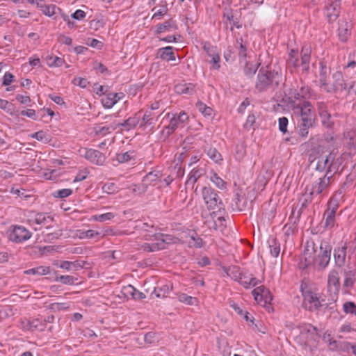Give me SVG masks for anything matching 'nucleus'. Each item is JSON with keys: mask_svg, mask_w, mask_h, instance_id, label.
<instances>
[{"mask_svg": "<svg viewBox=\"0 0 356 356\" xmlns=\"http://www.w3.org/2000/svg\"><path fill=\"white\" fill-rule=\"evenodd\" d=\"M163 237V234L162 233H156L154 234H147L145 236V239L147 241H156L157 243L162 242V238Z\"/></svg>", "mask_w": 356, "mask_h": 356, "instance_id": "052dcab7", "label": "nucleus"}, {"mask_svg": "<svg viewBox=\"0 0 356 356\" xmlns=\"http://www.w3.org/2000/svg\"><path fill=\"white\" fill-rule=\"evenodd\" d=\"M308 160L311 165L315 166L316 170L321 172L325 171V175L332 177L338 172L341 165V159H336L334 153L323 154V147L321 145L314 147L310 150Z\"/></svg>", "mask_w": 356, "mask_h": 356, "instance_id": "f257e3e1", "label": "nucleus"}, {"mask_svg": "<svg viewBox=\"0 0 356 356\" xmlns=\"http://www.w3.org/2000/svg\"><path fill=\"white\" fill-rule=\"evenodd\" d=\"M178 299L180 302L186 303L188 305H197L198 302L197 298L188 296L186 293H181L178 296Z\"/></svg>", "mask_w": 356, "mask_h": 356, "instance_id": "58836bf2", "label": "nucleus"}, {"mask_svg": "<svg viewBox=\"0 0 356 356\" xmlns=\"http://www.w3.org/2000/svg\"><path fill=\"white\" fill-rule=\"evenodd\" d=\"M160 58L167 61L175 60V56L172 51V47L168 46L166 47L161 48L159 49Z\"/></svg>", "mask_w": 356, "mask_h": 356, "instance_id": "c756f323", "label": "nucleus"}, {"mask_svg": "<svg viewBox=\"0 0 356 356\" xmlns=\"http://www.w3.org/2000/svg\"><path fill=\"white\" fill-rule=\"evenodd\" d=\"M46 62L49 67H60L64 63V60L60 57L55 56H47Z\"/></svg>", "mask_w": 356, "mask_h": 356, "instance_id": "c9c22d12", "label": "nucleus"}, {"mask_svg": "<svg viewBox=\"0 0 356 356\" xmlns=\"http://www.w3.org/2000/svg\"><path fill=\"white\" fill-rule=\"evenodd\" d=\"M141 120V112L135 113L133 116L129 117L122 123H118V127H122L123 130L129 131L134 129L139 124Z\"/></svg>", "mask_w": 356, "mask_h": 356, "instance_id": "dca6fc26", "label": "nucleus"}, {"mask_svg": "<svg viewBox=\"0 0 356 356\" xmlns=\"http://www.w3.org/2000/svg\"><path fill=\"white\" fill-rule=\"evenodd\" d=\"M195 84L192 83H179L175 86V90L177 94L193 95L195 90Z\"/></svg>", "mask_w": 356, "mask_h": 356, "instance_id": "4be33fe9", "label": "nucleus"}, {"mask_svg": "<svg viewBox=\"0 0 356 356\" xmlns=\"http://www.w3.org/2000/svg\"><path fill=\"white\" fill-rule=\"evenodd\" d=\"M248 44L242 38H237L234 44L235 49L238 51V56L240 60H245L247 57Z\"/></svg>", "mask_w": 356, "mask_h": 356, "instance_id": "aec40b11", "label": "nucleus"}, {"mask_svg": "<svg viewBox=\"0 0 356 356\" xmlns=\"http://www.w3.org/2000/svg\"><path fill=\"white\" fill-rule=\"evenodd\" d=\"M210 179L218 188L220 189L225 188V182L217 175V173H213Z\"/></svg>", "mask_w": 356, "mask_h": 356, "instance_id": "603ef678", "label": "nucleus"}, {"mask_svg": "<svg viewBox=\"0 0 356 356\" xmlns=\"http://www.w3.org/2000/svg\"><path fill=\"white\" fill-rule=\"evenodd\" d=\"M321 118V122L322 124L327 127V128H331L334 122L331 120V115L328 111L325 112L324 113L319 114Z\"/></svg>", "mask_w": 356, "mask_h": 356, "instance_id": "c03bdc74", "label": "nucleus"}, {"mask_svg": "<svg viewBox=\"0 0 356 356\" xmlns=\"http://www.w3.org/2000/svg\"><path fill=\"white\" fill-rule=\"evenodd\" d=\"M340 289L339 276L337 271L333 270L330 271L327 280V290L334 300L337 298Z\"/></svg>", "mask_w": 356, "mask_h": 356, "instance_id": "9d476101", "label": "nucleus"}, {"mask_svg": "<svg viewBox=\"0 0 356 356\" xmlns=\"http://www.w3.org/2000/svg\"><path fill=\"white\" fill-rule=\"evenodd\" d=\"M72 83L74 85L79 86L83 88H85L87 87V86L89 84V82L86 79L81 78V77H76L74 78L72 81Z\"/></svg>", "mask_w": 356, "mask_h": 356, "instance_id": "0e129e2a", "label": "nucleus"}, {"mask_svg": "<svg viewBox=\"0 0 356 356\" xmlns=\"http://www.w3.org/2000/svg\"><path fill=\"white\" fill-rule=\"evenodd\" d=\"M202 195L208 209L224 210V205L218 193L211 186H204L202 189Z\"/></svg>", "mask_w": 356, "mask_h": 356, "instance_id": "20e7f679", "label": "nucleus"}, {"mask_svg": "<svg viewBox=\"0 0 356 356\" xmlns=\"http://www.w3.org/2000/svg\"><path fill=\"white\" fill-rule=\"evenodd\" d=\"M72 193V190L70 188H64L58 190L54 193L55 197L65 198L70 196Z\"/></svg>", "mask_w": 356, "mask_h": 356, "instance_id": "5fc2aeb1", "label": "nucleus"}, {"mask_svg": "<svg viewBox=\"0 0 356 356\" xmlns=\"http://www.w3.org/2000/svg\"><path fill=\"white\" fill-rule=\"evenodd\" d=\"M55 280L57 282H60L65 284L73 285L78 280V279L71 275H60L59 277H56Z\"/></svg>", "mask_w": 356, "mask_h": 356, "instance_id": "79ce46f5", "label": "nucleus"}, {"mask_svg": "<svg viewBox=\"0 0 356 356\" xmlns=\"http://www.w3.org/2000/svg\"><path fill=\"white\" fill-rule=\"evenodd\" d=\"M50 272L49 267L47 266H38L35 268H33L31 269H28L24 271V273L26 275H47Z\"/></svg>", "mask_w": 356, "mask_h": 356, "instance_id": "2f4dec72", "label": "nucleus"}, {"mask_svg": "<svg viewBox=\"0 0 356 356\" xmlns=\"http://www.w3.org/2000/svg\"><path fill=\"white\" fill-rule=\"evenodd\" d=\"M356 179V175L353 173H350L346 177V180L343 182L341 185V190L346 191L348 188L352 187L354 184V181Z\"/></svg>", "mask_w": 356, "mask_h": 356, "instance_id": "37998d69", "label": "nucleus"}, {"mask_svg": "<svg viewBox=\"0 0 356 356\" xmlns=\"http://www.w3.org/2000/svg\"><path fill=\"white\" fill-rule=\"evenodd\" d=\"M346 250L347 246L346 245L334 249V259L337 266L341 267L344 265L346 257Z\"/></svg>", "mask_w": 356, "mask_h": 356, "instance_id": "6ab92c4d", "label": "nucleus"}, {"mask_svg": "<svg viewBox=\"0 0 356 356\" xmlns=\"http://www.w3.org/2000/svg\"><path fill=\"white\" fill-rule=\"evenodd\" d=\"M331 251L332 246L329 243L322 241L316 257H312L309 250H305L299 264L300 268L304 269L312 264H316L322 269L326 268L330 261Z\"/></svg>", "mask_w": 356, "mask_h": 356, "instance_id": "f03ea898", "label": "nucleus"}, {"mask_svg": "<svg viewBox=\"0 0 356 356\" xmlns=\"http://www.w3.org/2000/svg\"><path fill=\"white\" fill-rule=\"evenodd\" d=\"M223 270L227 276L230 277L235 281L238 282V280L241 279V275L243 273L240 271V268L237 266H232L228 268L223 267Z\"/></svg>", "mask_w": 356, "mask_h": 356, "instance_id": "bb28decb", "label": "nucleus"}, {"mask_svg": "<svg viewBox=\"0 0 356 356\" xmlns=\"http://www.w3.org/2000/svg\"><path fill=\"white\" fill-rule=\"evenodd\" d=\"M312 107L311 103L307 100H303L298 104L294 103V105L293 106V113L297 116V118L309 116V115H315Z\"/></svg>", "mask_w": 356, "mask_h": 356, "instance_id": "9b49d317", "label": "nucleus"}, {"mask_svg": "<svg viewBox=\"0 0 356 356\" xmlns=\"http://www.w3.org/2000/svg\"><path fill=\"white\" fill-rule=\"evenodd\" d=\"M351 33V24L346 21L339 24L338 29V36L341 42H346Z\"/></svg>", "mask_w": 356, "mask_h": 356, "instance_id": "a211bd4d", "label": "nucleus"}, {"mask_svg": "<svg viewBox=\"0 0 356 356\" xmlns=\"http://www.w3.org/2000/svg\"><path fill=\"white\" fill-rule=\"evenodd\" d=\"M177 240L173 236L170 234H163V237L162 238V242H159L158 244L161 245H164L165 247V244H171L175 243Z\"/></svg>", "mask_w": 356, "mask_h": 356, "instance_id": "680f3d73", "label": "nucleus"}, {"mask_svg": "<svg viewBox=\"0 0 356 356\" xmlns=\"http://www.w3.org/2000/svg\"><path fill=\"white\" fill-rule=\"evenodd\" d=\"M85 157L90 162L97 165H102L104 162V155L98 150L89 149L86 151Z\"/></svg>", "mask_w": 356, "mask_h": 356, "instance_id": "f3484780", "label": "nucleus"}, {"mask_svg": "<svg viewBox=\"0 0 356 356\" xmlns=\"http://www.w3.org/2000/svg\"><path fill=\"white\" fill-rule=\"evenodd\" d=\"M140 127L153 125L154 124V115L150 111H147L143 115H141Z\"/></svg>", "mask_w": 356, "mask_h": 356, "instance_id": "473e14b6", "label": "nucleus"}, {"mask_svg": "<svg viewBox=\"0 0 356 356\" xmlns=\"http://www.w3.org/2000/svg\"><path fill=\"white\" fill-rule=\"evenodd\" d=\"M134 152H127L124 153L118 154L116 155V160L119 163H125L130 161L133 158Z\"/></svg>", "mask_w": 356, "mask_h": 356, "instance_id": "3c124183", "label": "nucleus"}, {"mask_svg": "<svg viewBox=\"0 0 356 356\" xmlns=\"http://www.w3.org/2000/svg\"><path fill=\"white\" fill-rule=\"evenodd\" d=\"M298 52L293 49L289 53V58L287 60V65L289 67H296L298 65V58L297 57Z\"/></svg>", "mask_w": 356, "mask_h": 356, "instance_id": "a18cd8bd", "label": "nucleus"}, {"mask_svg": "<svg viewBox=\"0 0 356 356\" xmlns=\"http://www.w3.org/2000/svg\"><path fill=\"white\" fill-rule=\"evenodd\" d=\"M336 209V208H333L332 209H328L325 211L324 218L325 227L332 228L334 227L335 222Z\"/></svg>", "mask_w": 356, "mask_h": 356, "instance_id": "cd10ccee", "label": "nucleus"}, {"mask_svg": "<svg viewBox=\"0 0 356 356\" xmlns=\"http://www.w3.org/2000/svg\"><path fill=\"white\" fill-rule=\"evenodd\" d=\"M252 293L256 300H264L265 303H270L273 300L270 291L264 286L255 288Z\"/></svg>", "mask_w": 356, "mask_h": 356, "instance_id": "2eb2a0df", "label": "nucleus"}, {"mask_svg": "<svg viewBox=\"0 0 356 356\" xmlns=\"http://www.w3.org/2000/svg\"><path fill=\"white\" fill-rule=\"evenodd\" d=\"M346 314H355L356 316V305L351 301L346 302L343 305Z\"/></svg>", "mask_w": 356, "mask_h": 356, "instance_id": "8fccbe9b", "label": "nucleus"}, {"mask_svg": "<svg viewBox=\"0 0 356 356\" xmlns=\"http://www.w3.org/2000/svg\"><path fill=\"white\" fill-rule=\"evenodd\" d=\"M330 68L323 63H320L319 82L321 87L324 88L328 80H330Z\"/></svg>", "mask_w": 356, "mask_h": 356, "instance_id": "412c9836", "label": "nucleus"}, {"mask_svg": "<svg viewBox=\"0 0 356 356\" xmlns=\"http://www.w3.org/2000/svg\"><path fill=\"white\" fill-rule=\"evenodd\" d=\"M304 307L309 311H316L319 309L323 306H327V303H323L324 300H319L316 293H313L311 291H306L303 293Z\"/></svg>", "mask_w": 356, "mask_h": 356, "instance_id": "6e6552de", "label": "nucleus"}, {"mask_svg": "<svg viewBox=\"0 0 356 356\" xmlns=\"http://www.w3.org/2000/svg\"><path fill=\"white\" fill-rule=\"evenodd\" d=\"M196 108L198 109L200 112H201L204 116H211L213 113V109L207 106L203 102L198 101L196 103Z\"/></svg>", "mask_w": 356, "mask_h": 356, "instance_id": "ea45409f", "label": "nucleus"}, {"mask_svg": "<svg viewBox=\"0 0 356 356\" xmlns=\"http://www.w3.org/2000/svg\"><path fill=\"white\" fill-rule=\"evenodd\" d=\"M114 216L115 215L113 213L108 212L104 214L95 215L93 216V219L96 221L104 222L113 219Z\"/></svg>", "mask_w": 356, "mask_h": 356, "instance_id": "864d4df0", "label": "nucleus"}, {"mask_svg": "<svg viewBox=\"0 0 356 356\" xmlns=\"http://www.w3.org/2000/svg\"><path fill=\"white\" fill-rule=\"evenodd\" d=\"M341 2L339 0L331 1L325 7V15L330 22L337 20L340 14Z\"/></svg>", "mask_w": 356, "mask_h": 356, "instance_id": "f8f14e48", "label": "nucleus"}, {"mask_svg": "<svg viewBox=\"0 0 356 356\" xmlns=\"http://www.w3.org/2000/svg\"><path fill=\"white\" fill-rule=\"evenodd\" d=\"M332 177L331 175H324L322 177H319L312 184L310 189L307 186L306 191H309V193L313 196L322 193L329 186Z\"/></svg>", "mask_w": 356, "mask_h": 356, "instance_id": "1a4fd4ad", "label": "nucleus"}, {"mask_svg": "<svg viewBox=\"0 0 356 356\" xmlns=\"http://www.w3.org/2000/svg\"><path fill=\"white\" fill-rule=\"evenodd\" d=\"M142 248L144 251L147 252H155L159 250H163L165 248L164 245H161L160 244H158V243L149 244V243H145L142 245Z\"/></svg>", "mask_w": 356, "mask_h": 356, "instance_id": "49530a36", "label": "nucleus"}, {"mask_svg": "<svg viewBox=\"0 0 356 356\" xmlns=\"http://www.w3.org/2000/svg\"><path fill=\"white\" fill-rule=\"evenodd\" d=\"M347 89V84L343 79L342 73L339 71H337L332 74L331 79L328 80L323 88V90L329 93H333Z\"/></svg>", "mask_w": 356, "mask_h": 356, "instance_id": "39448f33", "label": "nucleus"}, {"mask_svg": "<svg viewBox=\"0 0 356 356\" xmlns=\"http://www.w3.org/2000/svg\"><path fill=\"white\" fill-rule=\"evenodd\" d=\"M279 129L282 134L287 132L288 119L286 117L280 118L278 120Z\"/></svg>", "mask_w": 356, "mask_h": 356, "instance_id": "6e6d98bb", "label": "nucleus"}, {"mask_svg": "<svg viewBox=\"0 0 356 356\" xmlns=\"http://www.w3.org/2000/svg\"><path fill=\"white\" fill-rule=\"evenodd\" d=\"M86 261H79L76 260L74 261H63L61 262L60 265V268L70 270L73 269L74 270H77L79 268H82L85 266Z\"/></svg>", "mask_w": 356, "mask_h": 356, "instance_id": "5701e85b", "label": "nucleus"}, {"mask_svg": "<svg viewBox=\"0 0 356 356\" xmlns=\"http://www.w3.org/2000/svg\"><path fill=\"white\" fill-rule=\"evenodd\" d=\"M316 332V328L310 324L305 325L300 327V332L302 334L306 333L314 334Z\"/></svg>", "mask_w": 356, "mask_h": 356, "instance_id": "774afa93", "label": "nucleus"}, {"mask_svg": "<svg viewBox=\"0 0 356 356\" xmlns=\"http://www.w3.org/2000/svg\"><path fill=\"white\" fill-rule=\"evenodd\" d=\"M310 58V49L307 47H303L301 51V65L302 67V70L305 72H307L309 69Z\"/></svg>", "mask_w": 356, "mask_h": 356, "instance_id": "393cba45", "label": "nucleus"}, {"mask_svg": "<svg viewBox=\"0 0 356 356\" xmlns=\"http://www.w3.org/2000/svg\"><path fill=\"white\" fill-rule=\"evenodd\" d=\"M269 243V248L270 251V254L275 257H277L280 252V244L277 241L276 238H272L268 241Z\"/></svg>", "mask_w": 356, "mask_h": 356, "instance_id": "e433bc0d", "label": "nucleus"}, {"mask_svg": "<svg viewBox=\"0 0 356 356\" xmlns=\"http://www.w3.org/2000/svg\"><path fill=\"white\" fill-rule=\"evenodd\" d=\"M282 81V76L281 73L262 67L257 74L255 89L259 92H273L278 88Z\"/></svg>", "mask_w": 356, "mask_h": 356, "instance_id": "7ed1b4c3", "label": "nucleus"}, {"mask_svg": "<svg viewBox=\"0 0 356 356\" xmlns=\"http://www.w3.org/2000/svg\"><path fill=\"white\" fill-rule=\"evenodd\" d=\"M46 327V323H42L39 319L36 318L32 321H29L27 325V329L31 331L38 330L42 331Z\"/></svg>", "mask_w": 356, "mask_h": 356, "instance_id": "f704fd0d", "label": "nucleus"}, {"mask_svg": "<svg viewBox=\"0 0 356 356\" xmlns=\"http://www.w3.org/2000/svg\"><path fill=\"white\" fill-rule=\"evenodd\" d=\"M53 221V218L50 216L47 215V213H38V216L37 217V225H46L50 222Z\"/></svg>", "mask_w": 356, "mask_h": 356, "instance_id": "de8ad7c7", "label": "nucleus"}, {"mask_svg": "<svg viewBox=\"0 0 356 356\" xmlns=\"http://www.w3.org/2000/svg\"><path fill=\"white\" fill-rule=\"evenodd\" d=\"M207 154L215 163H219L222 161L220 153L216 148L210 147Z\"/></svg>", "mask_w": 356, "mask_h": 356, "instance_id": "4c0bfd02", "label": "nucleus"}, {"mask_svg": "<svg viewBox=\"0 0 356 356\" xmlns=\"http://www.w3.org/2000/svg\"><path fill=\"white\" fill-rule=\"evenodd\" d=\"M257 68L252 63H246L244 67V73L248 76H251L255 74Z\"/></svg>", "mask_w": 356, "mask_h": 356, "instance_id": "4d7b16f0", "label": "nucleus"}, {"mask_svg": "<svg viewBox=\"0 0 356 356\" xmlns=\"http://www.w3.org/2000/svg\"><path fill=\"white\" fill-rule=\"evenodd\" d=\"M177 26L176 22L172 19H170L165 21L164 23L159 24L157 25L156 33H161L165 31H169L171 29H177Z\"/></svg>", "mask_w": 356, "mask_h": 356, "instance_id": "7c9ffc66", "label": "nucleus"}, {"mask_svg": "<svg viewBox=\"0 0 356 356\" xmlns=\"http://www.w3.org/2000/svg\"><path fill=\"white\" fill-rule=\"evenodd\" d=\"M188 120V115L184 111L179 113L177 115H174L170 119L169 124L166 127V129L168 130V134H171L179 125L183 124Z\"/></svg>", "mask_w": 356, "mask_h": 356, "instance_id": "4468645a", "label": "nucleus"}, {"mask_svg": "<svg viewBox=\"0 0 356 356\" xmlns=\"http://www.w3.org/2000/svg\"><path fill=\"white\" fill-rule=\"evenodd\" d=\"M56 8V6L55 5H46L42 11L44 15L51 17L55 14Z\"/></svg>", "mask_w": 356, "mask_h": 356, "instance_id": "69168bd1", "label": "nucleus"}, {"mask_svg": "<svg viewBox=\"0 0 356 356\" xmlns=\"http://www.w3.org/2000/svg\"><path fill=\"white\" fill-rule=\"evenodd\" d=\"M316 125V115L305 116L301 118H297V133L299 137L307 138L309 134V130Z\"/></svg>", "mask_w": 356, "mask_h": 356, "instance_id": "0eeeda50", "label": "nucleus"}, {"mask_svg": "<svg viewBox=\"0 0 356 356\" xmlns=\"http://www.w3.org/2000/svg\"><path fill=\"white\" fill-rule=\"evenodd\" d=\"M118 127V124L112 123L109 126L102 127L100 125H95L94 127V132L97 136H106L115 130Z\"/></svg>", "mask_w": 356, "mask_h": 356, "instance_id": "a878e982", "label": "nucleus"}, {"mask_svg": "<svg viewBox=\"0 0 356 356\" xmlns=\"http://www.w3.org/2000/svg\"><path fill=\"white\" fill-rule=\"evenodd\" d=\"M31 236V233L25 227L15 226L10 232L9 238L13 242L20 243L29 239Z\"/></svg>", "mask_w": 356, "mask_h": 356, "instance_id": "ddd939ff", "label": "nucleus"}, {"mask_svg": "<svg viewBox=\"0 0 356 356\" xmlns=\"http://www.w3.org/2000/svg\"><path fill=\"white\" fill-rule=\"evenodd\" d=\"M355 271L348 270L344 272L345 280L343 284V289H348L353 286L355 282Z\"/></svg>", "mask_w": 356, "mask_h": 356, "instance_id": "72a5a7b5", "label": "nucleus"}, {"mask_svg": "<svg viewBox=\"0 0 356 356\" xmlns=\"http://www.w3.org/2000/svg\"><path fill=\"white\" fill-rule=\"evenodd\" d=\"M100 234H101V233L99 232H97V231H95L92 229H89L87 231L82 232L80 234V238H92L95 237V236H99Z\"/></svg>", "mask_w": 356, "mask_h": 356, "instance_id": "bf43d9fd", "label": "nucleus"}, {"mask_svg": "<svg viewBox=\"0 0 356 356\" xmlns=\"http://www.w3.org/2000/svg\"><path fill=\"white\" fill-rule=\"evenodd\" d=\"M172 175L173 174V177L175 178H180L183 177L184 174V170L179 165L176 164L173 169L171 171Z\"/></svg>", "mask_w": 356, "mask_h": 356, "instance_id": "13d9d810", "label": "nucleus"}, {"mask_svg": "<svg viewBox=\"0 0 356 356\" xmlns=\"http://www.w3.org/2000/svg\"><path fill=\"white\" fill-rule=\"evenodd\" d=\"M38 216V213H36L33 211H30L28 212L26 216H27V221L31 225H33L36 223L37 221V217Z\"/></svg>", "mask_w": 356, "mask_h": 356, "instance_id": "338daca9", "label": "nucleus"}, {"mask_svg": "<svg viewBox=\"0 0 356 356\" xmlns=\"http://www.w3.org/2000/svg\"><path fill=\"white\" fill-rule=\"evenodd\" d=\"M241 284H242L245 288H250L255 286L258 284L259 280L252 276V275H246L242 273L241 279L238 281Z\"/></svg>", "mask_w": 356, "mask_h": 356, "instance_id": "b1692460", "label": "nucleus"}, {"mask_svg": "<svg viewBox=\"0 0 356 356\" xmlns=\"http://www.w3.org/2000/svg\"><path fill=\"white\" fill-rule=\"evenodd\" d=\"M204 174L203 169L193 168L190 172V177L188 181L195 183L197 179Z\"/></svg>", "mask_w": 356, "mask_h": 356, "instance_id": "09e8293b", "label": "nucleus"}, {"mask_svg": "<svg viewBox=\"0 0 356 356\" xmlns=\"http://www.w3.org/2000/svg\"><path fill=\"white\" fill-rule=\"evenodd\" d=\"M307 191L305 192V197L304 198V200H302V202L301 203L300 210L306 209L312 201L313 195H311L310 193H307Z\"/></svg>", "mask_w": 356, "mask_h": 356, "instance_id": "e2e57ef3", "label": "nucleus"}, {"mask_svg": "<svg viewBox=\"0 0 356 356\" xmlns=\"http://www.w3.org/2000/svg\"><path fill=\"white\" fill-rule=\"evenodd\" d=\"M126 289L131 295L132 298L135 300H142L146 298L144 293L136 290L133 286L129 285Z\"/></svg>", "mask_w": 356, "mask_h": 356, "instance_id": "a19ab883", "label": "nucleus"}, {"mask_svg": "<svg viewBox=\"0 0 356 356\" xmlns=\"http://www.w3.org/2000/svg\"><path fill=\"white\" fill-rule=\"evenodd\" d=\"M311 89L308 86L301 83L298 84L296 83V86H293V88L288 90L287 95L291 103H295L296 100H301L309 98L311 95Z\"/></svg>", "mask_w": 356, "mask_h": 356, "instance_id": "423d86ee", "label": "nucleus"}, {"mask_svg": "<svg viewBox=\"0 0 356 356\" xmlns=\"http://www.w3.org/2000/svg\"><path fill=\"white\" fill-rule=\"evenodd\" d=\"M119 95L118 93H112L110 92L106 95L102 99V103L104 107L107 108H112L117 103V96Z\"/></svg>", "mask_w": 356, "mask_h": 356, "instance_id": "c85d7f7f", "label": "nucleus"}]
</instances>
